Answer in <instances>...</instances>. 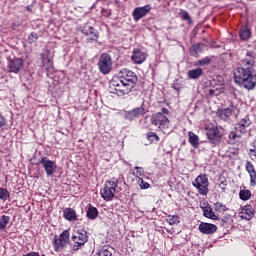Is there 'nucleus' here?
Returning a JSON list of instances; mask_svg holds the SVG:
<instances>
[{"label":"nucleus","mask_w":256,"mask_h":256,"mask_svg":"<svg viewBox=\"0 0 256 256\" xmlns=\"http://www.w3.org/2000/svg\"><path fill=\"white\" fill-rule=\"evenodd\" d=\"M234 83L247 89L256 87L255 54L247 52L246 57L240 61V66L234 70Z\"/></svg>","instance_id":"obj_1"},{"label":"nucleus","mask_w":256,"mask_h":256,"mask_svg":"<svg viewBox=\"0 0 256 256\" xmlns=\"http://www.w3.org/2000/svg\"><path fill=\"white\" fill-rule=\"evenodd\" d=\"M119 185V180L117 178H112L105 182L104 187L100 191V195L104 201H113L115 198V191H117V186Z\"/></svg>","instance_id":"obj_2"},{"label":"nucleus","mask_w":256,"mask_h":256,"mask_svg":"<svg viewBox=\"0 0 256 256\" xmlns=\"http://www.w3.org/2000/svg\"><path fill=\"white\" fill-rule=\"evenodd\" d=\"M150 123L156 129H159V131H166V129H169V126L171 125L169 118L161 113L153 114L151 116Z\"/></svg>","instance_id":"obj_3"},{"label":"nucleus","mask_w":256,"mask_h":256,"mask_svg":"<svg viewBox=\"0 0 256 256\" xmlns=\"http://www.w3.org/2000/svg\"><path fill=\"white\" fill-rule=\"evenodd\" d=\"M116 79L122 83H126V87L129 88H133L135 83H137V75H135V72L127 69L120 71Z\"/></svg>","instance_id":"obj_4"},{"label":"nucleus","mask_w":256,"mask_h":256,"mask_svg":"<svg viewBox=\"0 0 256 256\" xmlns=\"http://www.w3.org/2000/svg\"><path fill=\"white\" fill-rule=\"evenodd\" d=\"M98 67L99 71L103 73V75L111 73V69H113V60L111 59V56L107 53L101 54Z\"/></svg>","instance_id":"obj_5"},{"label":"nucleus","mask_w":256,"mask_h":256,"mask_svg":"<svg viewBox=\"0 0 256 256\" xmlns=\"http://www.w3.org/2000/svg\"><path fill=\"white\" fill-rule=\"evenodd\" d=\"M68 243H69V231L64 230L59 236L57 235L54 236V239H53L54 251H56V253H59V251L67 247Z\"/></svg>","instance_id":"obj_6"},{"label":"nucleus","mask_w":256,"mask_h":256,"mask_svg":"<svg viewBox=\"0 0 256 256\" xmlns=\"http://www.w3.org/2000/svg\"><path fill=\"white\" fill-rule=\"evenodd\" d=\"M193 187H196L200 195H207L209 193V179L205 175H199L192 182Z\"/></svg>","instance_id":"obj_7"},{"label":"nucleus","mask_w":256,"mask_h":256,"mask_svg":"<svg viewBox=\"0 0 256 256\" xmlns=\"http://www.w3.org/2000/svg\"><path fill=\"white\" fill-rule=\"evenodd\" d=\"M111 85L114 87V91L118 97H123V95L131 93V89H133V87L129 88L125 82H121L117 78L112 80Z\"/></svg>","instance_id":"obj_8"},{"label":"nucleus","mask_w":256,"mask_h":256,"mask_svg":"<svg viewBox=\"0 0 256 256\" xmlns=\"http://www.w3.org/2000/svg\"><path fill=\"white\" fill-rule=\"evenodd\" d=\"M88 240L89 236H87V232L85 230L82 229L76 231L72 236V241L75 243V251H78L79 247H83Z\"/></svg>","instance_id":"obj_9"},{"label":"nucleus","mask_w":256,"mask_h":256,"mask_svg":"<svg viewBox=\"0 0 256 256\" xmlns=\"http://www.w3.org/2000/svg\"><path fill=\"white\" fill-rule=\"evenodd\" d=\"M217 115L223 120L227 121V119H231V115H239V108L237 106L231 105L228 108H222L217 111Z\"/></svg>","instance_id":"obj_10"},{"label":"nucleus","mask_w":256,"mask_h":256,"mask_svg":"<svg viewBox=\"0 0 256 256\" xmlns=\"http://www.w3.org/2000/svg\"><path fill=\"white\" fill-rule=\"evenodd\" d=\"M39 164L42 165L44 171H46L47 177H53V175L57 171V164L55 163V161L49 160L47 158H42L39 161Z\"/></svg>","instance_id":"obj_11"},{"label":"nucleus","mask_w":256,"mask_h":256,"mask_svg":"<svg viewBox=\"0 0 256 256\" xmlns=\"http://www.w3.org/2000/svg\"><path fill=\"white\" fill-rule=\"evenodd\" d=\"M80 31L83 35L88 37V43H93V41H97L99 39V34H97V30L89 24H85L84 26L80 27Z\"/></svg>","instance_id":"obj_12"},{"label":"nucleus","mask_w":256,"mask_h":256,"mask_svg":"<svg viewBox=\"0 0 256 256\" xmlns=\"http://www.w3.org/2000/svg\"><path fill=\"white\" fill-rule=\"evenodd\" d=\"M143 115H145V107L143 106L136 107L129 111H125L123 114L124 119H126V121H133L137 119V117H141Z\"/></svg>","instance_id":"obj_13"},{"label":"nucleus","mask_w":256,"mask_h":256,"mask_svg":"<svg viewBox=\"0 0 256 256\" xmlns=\"http://www.w3.org/2000/svg\"><path fill=\"white\" fill-rule=\"evenodd\" d=\"M149 11H151V5L136 7L132 12L134 21H139L143 19V17H145L147 13H149Z\"/></svg>","instance_id":"obj_14"},{"label":"nucleus","mask_w":256,"mask_h":256,"mask_svg":"<svg viewBox=\"0 0 256 256\" xmlns=\"http://www.w3.org/2000/svg\"><path fill=\"white\" fill-rule=\"evenodd\" d=\"M239 217L246 221H251L252 217H255V208L251 205H245L240 208Z\"/></svg>","instance_id":"obj_15"},{"label":"nucleus","mask_w":256,"mask_h":256,"mask_svg":"<svg viewBox=\"0 0 256 256\" xmlns=\"http://www.w3.org/2000/svg\"><path fill=\"white\" fill-rule=\"evenodd\" d=\"M8 68L10 73H19L23 68V59L21 58H14L9 61Z\"/></svg>","instance_id":"obj_16"},{"label":"nucleus","mask_w":256,"mask_h":256,"mask_svg":"<svg viewBox=\"0 0 256 256\" xmlns=\"http://www.w3.org/2000/svg\"><path fill=\"white\" fill-rule=\"evenodd\" d=\"M131 59L136 65H141V63H144L145 59H147V53L139 49H135L132 52Z\"/></svg>","instance_id":"obj_17"},{"label":"nucleus","mask_w":256,"mask_h":256,"mask_svg":"<svg viewBox=\"0 0 256 256\" xmlns=\"http://www.w3.org/2000/svg\"><path fill=\"white\" fill-rule=\"evenodd\" d=\"M199 231L204 235H213V233L217 231V226L215 224L202 222L199 225Z\"/></svg>","instance_id":"obj_18"},{"label":"nucleus","mask_w":256,"mask_h":256,"mask_svg":"<svg viewBox=\"0 0 256 256\" xmlns=\"http://www.w3.org/2000/svg\"><path fill=\"white\" fill-rule=\"evenodd\" d=\"M246 171L247 173H249L250 176V185L251 187H255L256 185V170H255V166H253V163L251 162H246Z\"/></svg>","instance_id":"obj_19"},{"label":"nucleus","mask_w":256,"mask_h":256,"mask_svg":"<svg viewBox=\"0 0 256 256\" xmlns=\"http://www.w3.org/2000/svg\"><path fill=\"white\" fill-rule=\"evenodd\" d=\"M207 137L209 141L212 143H217L219 141V129L215 126H213L211 129L208 130L207 132Z\"/></svg>","instance_id":"obj_20"},{"label":"nucleus","mask_w":256,"mask_h":256,"mask_svg":"<svg viewBox=\"0 0 256 256\" xmlns=\"http://www.w3.org/2000/svg\"><path fill=\"white\" fill-rule=\"evenodd\" d=\"M63 217L67 221H77V212L73 208H65L63 210Z\"/></svg>","instance_id":"obj_21"},{"label":"nucleus","mask_w":256,"mask_h":256,"mask_svg":"<svg viewBox=\"0 0 256 256\" xmlns=\"http://www.w3.org/2000/svg\"><path fill=\"white\" fill-rule=\"evenodd\" d=\"M249 125H251V120H249V118H244V119H241L237 126H236V131H239L241 134L245 133L247 127H249Z\"/></svg>","instance_id":"obj_22"},{"label":"nucleus","mask_w":256,"mask_h":256,"mask_svg":"<svg viewBox=\"0 0 256 256\" xmlns=\"http://www.w3.org/2000/svg\"><path fill=\"white\" fill-rule=\"evenodd\" d=\"M203 215L204 217H207V219H212V221H219V217L213 212L211 206L203 210Z\"/></svg>","instance_id":"obj_23"},{"label":"nucleus","mask_w":256,"mask_h":256,"mask_svg":"<svg viewBox=\"0 0 256 256\" xmlns=\"http://www.w3.org/2000/svg\"><path fill=\"white\" fill-rule=\"evenodd\" d=\"M189 137V143L194 147V149H197L199 147V136H197L192 131L188 132Z\"/></svg>","instance_id":"obj_24"},{"label":"nucleus","mask_w":256,"mask_h":256,"mask_svg":"<svg viewBox=\"0 0 256 256\" xmlns=\"http://www.w3.org/2000/svg\"><path fill=\"white\" fill-rule=\"evenodd\" d=\"M200 53H203V44H195L190 48L192 57H199Z\"/></svg>","instance_id":"obj_25"},{"label":"nucleus","mask_w":256,"mask_h":256,"mask_svg":"<svg viewBox=\"0 0 256 256\" xmlns=\"http://www.w3.org/2000/svg\"><path fill=\"white\" fill-rule=\"evenodd\" d=\"M228 137L229 143L231 145H235V143H239V141H241L242 134L238 132H230Z\"/></svg>","instance_id":"obj_26"},{"label":"nucleus","mask_w":256,"mask_h":256,"mask_svg":"<svg viewBox=\"0 0 256 256\" xmlns=\"http://www.w3.org/2000/svg\"><path fill=\"white\" fill-rule=\"evenodd\" d=\"M189 79H199L201 75H203V69L201 68H196L188 71L187 73Z\"/></svg>","instance_id":"obj_27"},{"label":"nucleus","mask_w":256,"mask_h":256,"mask_svg":"<svg viewBox=\"0 0 256 256\" xmlns=\"http://www.w3.org/2000/svg\"><path fill=\"white\" fill-rule=\"evenodd\" d=\"M113 253H115V249L111 246H104L99 252V256H113Z\"/></svg>","instance_id":"obj_28"},{"label":"nucleus","mask_w":256,"mask_h":256,"mask_svg":"<svg viewBox=\"0 0 256 256\" xmlns=\"http://www.w3.org/2000/svg\"><path fill=\"white\" fill-rule=\"evenodd\" d=\"M86 216L88 219L94 220L96 217H99V211L94 206H89Z\"/></svg>","instance_id":"obj_29"},{"label":"nucleus","mask_w":256,"mask_h":256,"mask_svg":"<svg viewBox=\"0 0 256 256\" xmlns=\"http://www.w3.org/2000/svg\"><path fill=\"white\" fill-rule=\"evenodd\" d=\"M11 221V218L7 215H3L0 218V233L3 232L4 229H7V226L9 225V222Z\"/></svg>","instance_id":"obj_30"},{"label":"nucleus","mask_w":256,"mask_h":256,"mask_svg":"<svg viewBox=\"0 0 256 256\" xmlns=\"http://www.w3.org/2000/svg\"><path fill=\"white\" fill-rule=\"evenodd\" d=\"M41 59H42L43 67L46 68V69H51V67L53 66V63L51 62V58H49V55L48 54H42Z\"/></svg>","instance_id":"obj_31"},{"label":"nucleus","mask_w":256,"mask_h":256,"mask_svg":"<svg viewBox=\"0 0 256 256\" xmlns=\"http://www.w3.org/2000/svg\"><path fill=\"white\" fill-rule=\"evenodd\" d=\"M240 39H242V41H247V39H249V37H251V31L249 30V28L247 27H243L240 30Z\"/></svg>","instance_id":"obj_32"},{"label":"nucleus","mask_w":256,"mask_h":256,"mask_svg":"<svg viewBox=\"0 0 256 256\" xmlns=\"http://www.w3.org/2000/svg\"><path fill=\"white\" fill-rule=\"evenodd\" d=\"M166 221L169 225H179V223H181V218L177 215H168Z\"/></svg>","instance_id":"obj_33"},{"label":"nucleus","mask_w":256,"mask_h":256,"mask_svg":"<svg viewBox=\"0 0 256 256\" xmlns=\"http://www.w3.org/2000/svg\"><path fill=\"white\" fill-rule=\"evenodd\" d=\"M239 197L242 201H249V199H251V191L250 190H240Z\"/></svg>","instance_id":"obj_34"},{"label":"nucleus","mask_w":256,"mask_h":256,"mask_svg":"<svg viewBox=\"0 0 256 256\" xmlns=\"http://www.w3.org/2000/svg\"><path fill=\"white\" fill-rule=\"evenodd\" d=\"M250 157L256 159V140L250 143L249 153Z\"/></svg>","instance_id":"obj_35"},{"label":"nucleus","mask_w":256,"mask_h":256,"mask_svg":"<svg viewBox=\"0 0 256 256\" xmlns=\"http://www.w3.org/2000/svg\"><path fill=\"white\" fill-rule=\"evenodd\" d=\"M214 209L215 211H217L218 213H225V211H227V206H225L223 203L221 202H216L214 204Z\"/></svg>","instance_id":"obj_36"},{"label":"nucleus","mask_w":256,"mask_h":256,"mask_svg":"<svg viewBox=\"0 0 256 256\" xmlns=\"http://www.w3.org/2000/svg\"><path fill=\"white\" fill-rule=\"evenodd\" d=\"M9 197H10L9 190L0 187V199L2 201H7Z\"/></svg>","instance_id":"obj_37"},{"label":"nucleus","mask_w":256,"mask_h":256,"mask_svg":"<svg viewBox=\"0 0 256 256\" xmlns=\"http://www.w3.org/2000/svg\"><path fill=\"white\" fill-rule=\"evenodd\" d=\"M147 139L151 141V143H157L159 142V136L154 132H149L147 134Z\"/></svg>","instance_id":"obj_38"},{"label":"nucleus","mask_w":256,"mask_h":256,"mask_svg":"<svg viewBox=\"0 0 256 256\" xmlns=\"http://www.w3.org/2000/svg\"><path fill=\"white\" fill-rule=\"evenodd\" d=\"M138 181H140V189H149V187H151V185L148 182H145L141 177H138Z\"/></svg>","instance_id":"obj_39"},{"label":"nucleus","mask_w":256,"mask_h":256,"mask_svg":"<svg viewBox=\"0 0 256 256\" xmlns=\"http://www.w3.org/2000/svg\"><path fill=\"white\" fill-rule=\"evenodd\" d=\"M209 63H211V59L209 57L198 60V65H209Z\"/></svg>","instance_id":"obj_40"},{"label":"nucleus","mask_w":256,"mask_h":256,"mask_svg":"<svg viewBox=\"0 0 256 256\" xmlns=\"http://www.w3.org/2000/svg\"><path fill=\"white\" fill-rule=\"evenodd\" d=\"M183 21H191V16H189V12L183 11L180 13Z\"/></svg>","instance_id":"obj_41"},{"label":"nucleus","mask_w":256,"mask_h":256,"mask_svg":"<svg viewBox=\"0 0 256 256\" xmlns=\"http://www.w3.org/2000/svg\"><path fill=\"white\" fill-rule=\"evenodd\" d=\"M135 169L137 177H143V175H145V170H143V168L135 166Z\"/></svg>","instance_id":"obj_42"},{"label":"nucleus","mask_w":256,"mask_h":256,"mask_svg":"<svg viewBox=\"0 0 256 256\" xmlns=\"http://www.w3.org/2000/svg\"><path fill=\"white\" fill-rule=\"evenodd\" d=\"M37 39H38L37 33H31L28 36L29 43H34V41H37Z\"/></svg>","instance_id":"obj_43"},{"label":"nucleus","mask_w":256,"mask_h":256,"mask_svg":"<svg viewBox=\"0 0 256 256\" xmlns=\"http://www.w3.org/2000/svg\"><path fill=\"white\" fill-rule=\"evenodd\" d=\"M209 207H211V205H209V202L207 201L200 202V209H202V211H205V209H208Z\"/></svg>","instance_id":"obj_44"},{"label":"nucleus","mask_w":256,"mask_h":256,"mask_svg":"<svg viewBox=\"0 0 256 256\" xmlns=\"http://www.w3.org/2000/svg\"><path fill=\"white\" fill-rule=\"evenodd\" d=\"M7 125V119L3 117V115L0 114V128L5 127Z\"/></svg>","instance_id":"obj_45"},{"label":"nucleus","mask_w":256,"mask_h":256,"mask_svg":"<svg viewBox=\"0 0 256 256\" xmlns=\"http://www.w3.org/2000/svg\"><path fill=\"white\" fill-rule=\"evenodd\" d=\"M158 113H161V114H163V115H169V109H167V108H162L161 109V112H158Z\"/></svg>","instance_id":"obj_46"},{"label":"nucleus","mask_w":256,"mask_h":256,"mask_svg":"<svg viewBox=\"0 0 256 256\" xmlns=\"http://www.w3.org/2000/svg\"><path fill=\"white\" fill-rule=\"evenodd\" d=\"M227 221H229V218H223L220 222V225H225L227 224Z\"/></svg>","instance_id":"obj_47"},{"label":"nucleus","mask_w":256,"mask_h":256,"mask_svg":"<svg viewBox=\"0 0 256 256\" xmlns=\"http://www.w3.org/2000/svg\"><path fill=\"white\" fill-rule=\"evenodd\" d=\"M26 9H27V11H32V9H33V5H29V6H27V7H26Z\"/></svg>","instance_id":"obj_48"}]
</instances>
